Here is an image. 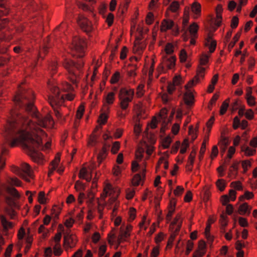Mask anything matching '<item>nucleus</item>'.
<instances>
[{
  "instance_id": "obj_52",
  "label": "nucleus",
  "mask_w": 257,
  "mask_h": 257,
  "mask_svg": "<svg viewBox=\"0 0 257 257\" xmlns=\"http://www.w3.org/2000/svg\"><path fill=\"white\" fill-rule=\"evenodd\" d=\"M174 47L171 43H168L164 49V51L166 54H171L174 52Z\"/></svg>"
},
{
  "instance_id": "obj_10",
  "label": "nucleus",
  "mask_w": 257,
  "mask_h": 257,
  "mask_svg": "<svg viewBox=\"0 0 257 257\" xmlns=\"http://www.w3.org/2000/svg\"><path fill=\"white\" fill-rule=\"evenodd\" d=\"M207 69L206 67L198 66L196 75L191 80L188 82L186 84V88L193 87L200 82L204 78L205 71Z\"/></svg>"
},
{
  "instance_id": "obj_30",
  "label": "nucleus",
  "mask_w": 257,
  "mask_h": 257,
  "mask_svg": "<svg viewBox=\"0 0 257 257\" xmlns=\"http://www.w3.org/2000/svg\"><path fill=\"white\" fill-rule=\"evenodd\" d=\"M199 29V27L198 25L193 23L192 24L189 28V32L191 35V37H197V32Z\"/></svg>"
},
{
  "instance_id": "obj_45",
  "label": "nucleus",
  "mask_w": 257,
  "mask_h": 257,
  "mask_svg": "<svg viewBox=\"0 0 257 257\" xmlns=\"http://www.w3.org/2000/svg\"><path fill=\"white\" fill-rule=\"evenodd\" d=\"M7 182L10 185L20 186L21 185V182L18 178L16 177L10 178L7 180Z\"/></svg>"
},
{
  "instance_id": "obj_27",
  "label": "nucleus",
  "mask_w": 257,
  "mask_h": 257,
  "mask_svg": "<svg viewBox=\"0 0 257 257\" xmlns=\"http://www.w3.org/2000/svg\"><path fill=\"white\" fill-rule=\"evenodd\" d=\"M145 177V172L143 171L141 174H136L132 179V183L134 186H138L140 185L143 179Z\"/></svg>"
},
{
  "instance_id": "obj_32",
  "label": "nucleus",
  "mask_w": 257,
  "mask_h": 257,
  "mask_svg": "<svg viewBox=\"0 0 257 257\" xmlns=\"http://www.w3.org/2000/svg\"><path fill=\"white\" fill-rule=\"evenodd\" d=\"M137 210L134 207H130L128 211V217L127 222H131L133 221L136 217Z\"/></svg>"
},
{
  "instance_id": "obj_12",
  "label": "nucleus",
  "mask_w": 257,
  "mask_h": 257,
  "mask_svg": "<svg viewBox=\"0 0 257 257\" xmlns=\"http://www.w3.org/2000/svg\"><path fill=\"white\" fill-rule=\"evenodd\" d=\"M61 155L60 153H57L54 159L51 162L48 172V176H50L55 170L60 174H62L64 171V167L61 165L58 166L60 161Z\"/></svg>"
},
{
  "instance_id": "obj_28",
  "label": "nucleus",
  "mask_w": 257,
  "mask_h": 257,
  "mask_svg": "<svg viewBox=\"0 0 257 257\" xmlns=\"http://www.w3.org/2000/svg\"><path fill=\"white\" fill-rule=\"evenodd\" d=\"M251 207L249 206L247 203H244L241 204L238 210V213L240 215H244L246 213L249 214L250 212Z\"/></svg>"
},
{
  "instance_id": "obj_16",
  "label": "nucleus",
  "mask_w": 257,
  "mask_h": 257,
  "mask_svg": "<svg viewBox=\"0 0 257 257\" xmlns=\"http://www.w3.org/2000/svg\"><path fill=\"white\" fill-rule=\"evenodd\" d=\"M115 99V93L114 92H109L104 96L103 99V108H106V111L108 112V106L112 105Z\"/></svg>"
},
{
  "instance_id": "obj_8",
  "label": "nucleus",
  "mask_w": 257,
  "mask_h": 257,
  "mask_svg": "<svg viewBox=\"0 0 257 257\" xmlns=\"http://www.w3.org/2000/svg\"><path fill=\"white\" fill-rule=\"evenodd\" d=\"M12 171L23 177L27 181H30L28 177L32 178L33 177V171L30 166L26 163L22 164L21 170L17 167L14 166L12 168Z\"/></svg>"
},
{
  "instance_id": "obj_9",
  "label": "nucleus",
  "mask_w": 257,
  "mask_h": 257,
  "mask_svg": "<svg viewBox=\"0 0 257 257\" xmlns=\"http://www.w3.org/2000/svg\"><path fill=\"white\" fill-rule=\"evenodd\" d=\"M133 229V225L130 223H127L125 225L122 224L120 226L117 239V242L118 244L128 240L131 235Z\"/></svg>"
},
{
  "instance_id": "obj_6",
  "label": "nucleus",
  "mask_w": 257,
  "mask_h": 257,
  "mask_svg": "<svg viewBox=\"0 0 257 257\" xmlns=\"http://www.w3.org/2000/svg\"><path fill=\"white\" fill-rule=\"evenodd\" d=\"M63 66L68 72L69 80L73 84H76L78 82V77L76 71L83 66V62L80 61L75 64L70 59H65L63 63Z\"/></svg>"
},
{
  "instance_id": "obj_43",
  "label": "nucleus",
  "mask_w": 257,
  "mask_h": 257,
  "mask_svg": "<svg viewBox=\"0 0 257 257\" xmlns=\"http://www.w3.org/2000/svg\"><path fill=\"white\" fill-rule=\"evenodd\" d=\"M172 141V138L170 136H167L165 138L162 142V146L164 149H167L169 147Z\"/></svg>"
},
{
  "instance_id": "obj_7",
  "label": "nucleus",
  "mask_w": 257,
  "mask_h": 257,
  "mask_svg": "<svg viewBox=\"0 0 257 257\" xmlns=\"http://www.w3.org/2000/svg\"><path fill=\"white\" fill-rule=\"evenodd\" d=\"M86 46V43L85 39L79 36H75L73 37L69 47L71 49L79 52V54L78 55V56L82 57L84 55Z\"/></svg>"
},
{
  "instance_id": "obj_14",
  "label": "nucleus",
  "mask_w": 257,
  "mask_h": 257,
  "mask_svg": "<svg viewBox=\"0 0 257 257\" xmlns=\"http://www.w3.org/2000/svg\"><path fill=\"white\" fill-rule=\"evenodd\" d=\"M170 153L168 151H166L161 154V156L156 166V170L158 171L161 168H164L165 170L168 168V158Z\"/></svg>"
},
{
  "instance_id": "obj_63",
  "label": "nucleus",
  "mask_w": 257,
  "mask_h": 257,
  "mask_svg": "<svg viewBox=\"0 0 257 257\" xmlns=\"http://www.w3.org/2000/svg\"><path fill=\"white\" fill-rule=\"evenodd\" d=\"M60 211L61 209L59 207L54 206L52 207V209L51 210V215L57 217L60 214Z\"/></svg>"
},
{
  "instance_id": "obj_13",
  "label": "nucleus",
  "mask_w": 257,
  "mask_h": 257,
  "mask_svg": "<svg viewBox=\"0 0 257 257\" xmlns=\"http://www.w3.org/2000/svg\"><path fill=\"white\" fill-rule=\"evenodd\" d=\"M94 169V165L91 164L87 168L83 167L79 172V177L81 179L85 180L86 181H90L92 178L91 172Z\"/></svg>"
},
{
  "instance_id": "obj_46",
  "label": "nucleus",
  "mask_w": 257,
  "mask_h": 257,
  "mask_svg": "<svg viewBox=\"0 0 257 257\" xmlns=\"http://www.w3.org/2000/svg\"><path fill=\"white\" fill-rule=\"evenodd\" d=\"M7 191L8 193H9L10 194H11V195H12L13 196H14L15 198H18L20 197L19 193H18L17 190L13 187H7Z\"/></svg>"
},
{
  "instance_id": "obj_51",
  "label": "nucleus",
  "mask_w": 257,
  "mask_h": 257,
  "mask_svg": "<svg viewBox=\"0 0 257 257\" xmlns=\"http://www.w3.org/2000/svg\"><path fill=\"white\" fill-rule=\"evenodd\" d=\"M168 110L166 108H163L161 110L160 114L158 117H157L159 121H164L165 118L166 117Z\"/></svg>"
},
{
  "instance_id": "obj_4",
  "label": "nucleus",
  "mask_w": 257,
  "mask_h": 257,
  "mask_svg": "<svg viewBox=\"0 0 257 257\" xmlns=\"http://www.w3.org/2000/svg\"><path fill=\"white\" fill-rule=\"evenodd\" d=\"M120 192L119 188L117 187H113L111 185L108 183L105 185L103 192L100 195V199L102 200H105L107 196H110L106 206L108 209H112L111 217H115L117 215V210L120 205L117 197L119 195Z\"/></svg>"
},
{
  "instance_id": "obj_40",
  "label": "nucleus",
  "mask_w": 257,
  "mask_h": 257,
  "mask_svg": "<svg viewBox=\"0 0 257 257\" xmlns=\"http://www.w3.org/2000/svg\"><path fill=\"white\" fill-rule=\"evenodd\" d=\"M8 152V150L6 149H4L2 151L1 155L0 156V169H3L5 165V158L4 156L7 154Z\"/></svg>"
},
{
  "instance_id": "obj_59",
  "label": "nucleus",
  "mask_w": 257,
  "mask_h": 257,
  "mask_svg": "<svg viewBox=\"0 0 257 257\" xmlns=\"http://www.w3.org/2000/svg\"><path fill=\"white\" fill-rule=\"evenodd\" d=\"M144 85L143 84H140L137 89L136 95L138 97H142L144 93Z\"/></svg>"
},
{
  "instance_id": "obj_26",
  "label": "nucleus",
  "mask_w": 257,
  "mask_h": 257,
  "mask_svg": "<svg viewBox=\"0 0 257 257\" xmlns=\"http://www.w3.org/2000/svg\"><path fill=\"white\" fill-rule=\"evenodd\" d=\"M192 12L194 14L193 17L197 19L201 13V5L197 2H194L191 6Z\"/></svg>"
},
{
  "instance_id": "obj_25",
  "label": "nucleus",
  "mask_w": 257,
  "mask_h": 257,
  "mask_svg": "<svg viewBox=\"0 0 257 257\" xmlns=\"http://www.w3.org/2000/svg\"><path fill=\"white\" fill-rule=\"evenodd\" d=\"M174 23L171 20H164L161 24V31L162 32H166L168 30L171 29L173 26Z\"/></svg>"
},
{
  "instance_id": "obj_15",
  "label": "nucleus",
  "mask_w": 257,
  "mask_h": 257,
  "mask_svg": "<svg viewBox=\"0 0 257 257\" xmlns=\"http://www.w3.org/2000/svg\"><path fill=\"white\" fill-rule=\"evenodd\" d=\"M77 238L75 234H68L64 237V246L65 248H72L75 246Z\"/></svg>"
},
{
  "instance_id": "obj_61",
  "label": "nucleus",
  "mask_w": 257,
  "mask_h": 257,
  "mask_svg": "<svg viewBox=\"0 0 257 257\" xmlns=\"http://www.w3.org/2000/svg\"><path fill=\"white\" fill-rule=\"evenodd\" d=\"M84 111V107L83 105H80L78 108L76 112V116L77 118L80 119L83 115Z\"/></svg>"
},
{
  "instance_id": "obj_3",
  "label": "nucleus",
  "mask_w": 257,
  "mask_h": 257,
  "mask_svg": "<svg viewBox=\"0 0 257 257\" xmlns=\"http://www.w3.org/2000/svg\"><path fill=\"white\" fill-rule=\"evenodd\" d=\"M48 86L51 91V94L49 96V101L52 107L53 108L55 115L57 118L61 116V114L58 107L62 105L65 100H72L75 97V94L70 92L73 88L67 82L62 84L61 89L68 93L64 94L60 90L56 81L54 79H50L48 82Z\"/></svg>"
},
{
  "instance_id": "obj_38",
  "label": "nucleus",
  "mask_w": 257,
  "mask_h": 257,
  "mask_svg": "<svg viewBox=\"0 0 257 257\" xmlns=\"http://www.w3.org/2000/svg\"><path fill=\"white\" fill-rule=\"evenodd\" d=\"M38 233L41 234L43 238H45L49 235V230L44 225H41L38 229Z\"/></svg>"
},
{
  "instance_id": "obj_5",
  "label": "nucleus",
  "mask_w": 257,
  "mask_h": 257,
  "mask_svg": "<svg viewBox=\"0 0 257 257\" xmlns=\"http://www.w3.org/2000/svg\"><path fill=\"white\" fill-rule=\"evenodd\" d=\"M134 90L132 88H122L119 90L118 97L121 111L117 113L119 117L122 118L125 116L130 103L134 98Z\"/></svg>"
},
{
  "instance_id": "obj_34",
  "label": "nucleus",
  "mask_w": 257,
  "mask_h": 257,
  "mask_svg": "<svg viewBox=\"0 0 257 257\" xmlns=\"http://www.w3.org/2000/svg\"><path fill=\"white\" fill-rule=\"evenodd\" d=\"M150 223V220L149 219H147V217L146 216H144L142 221L140 222L139 226L140 229H144V230H146L148 226L149 225Z\"/></svg>"
},
{
  "instance_id": "obj_18",
  "label": "nucleus",
  "mask_w": 257,
  "mask_h": 257,
  "mask_svg": "<svg viewBox=\"0 0 257 257\" xmlns=\"http://www.w3.org/2000/svg\"><path fill=\"white\" fill-rule=\"evenodd\" d=\"M204 45L209 49V52L212 54L215 51L216 47V42L213 39L211 34H209L204 41Z\"/></svg>"
},
{
  "instance_id": "obj_29",
  "label": "nucleus",
  "mask_w": 257,
  "mask_h": 257,
  "mask_svg": "<svg viewBox=\"0 0 257 257\" xmlns=\"http://www.w3.org/2000/svg\"><path fill=\"white\" fill-rule=\"evenodd\" d=\"M0 219L2 225L5 230H9L13 228V223L7 220L4 215H0Z\"/></svg>"
},
{
  "instance_id": "obj_62",
  "label": "nucleus",
  "mask_w": 257,
  "mask_h": 257,
  "mask_svg": "<svg viewBox=\"0 0 257 257\" xmlns=\"http://www.w3.org/2000/svg\"><path fill=\"white\" fill-rule=\"evenodd\" d=\"M114 20V16L112 13H109L106 18L105 22L108 26L112 25Z\"/></svg>"
},
{
  "instance_id": "obj_55",
  "label": "nucleus",
  "mask_w": 257,
  "mask_h": 257,
  "mask_svg": "<svg viewBox=\"0 0 257 257\" xmlns=\"http://www.w3.org/2000/svg\"><path fill=\"white\" fill-rule=\"evenodd\" d=\"M120 148V143L119 142H115L113 143L111 152L112 154H115L117 153Z\"/></svg>"
},
{
  "instance_id": "obj_53",
  "label": "nucleus",
  "mask_w": 257,
  "mask_h": 257,
  "mask_svg": "<svg viewBox=\"0 0 257 257\" xmlns=\"http://www.w3.org/2000/svg\"><path fill=\"white\" fill-rule=\"evenodd\" d=\"M196 151L192 150L188 157V163L190 164V166H193L194 160L196 157Z\"/></svg>"
},
{
  "instance_id": "obj_56",
  "label": "nucleus",
  "mask_w": 257,
  "mask_h": 257,
  "mask_svg": "<svg viewBox=\"0 0 257 257\" xmlns=\"http://www.w3.org/2000/svg\"><path fill=\"white\" fill-rule=\"evenodd\" d=\"M119 78L120 73L118 72H116L111 76L110 82L111 84H115L119 81Z\"/></svg>"
},
{
  "instance_id": "obj_21",
  "label": "nucleus",
  "mask_w": 257,
  "mask_h": 257,
  "mask_svg": "<svg viewBox=\"0 0 257 257\" xmlns=\"http://www.w3.org/2000/svg\"><path fill=\"white\" fill-rule=\"evenodd\" d=\"M176 58L174 56H163V63L168 69H172L175 66Z\"/></svg>"
},
{
  "instance_id": "obj_58",
  "label": "nucleus",
  "mask_w": 257,
  "mask_h": 257,
  "mask_svg": "<svg viewBox=\"0 0 257 257\" xmlns=\"http://www.w3.org/2000/svg\"><path fill=\"white\" fill-rule=\"evenodd\" d=\"M135 194L134 189L128 188L126 190V198L128 200L132 199Z\"/></svg>"
},
{
  "instance_id": "obj_54",
  "label": "nucleus",
  "mask_w": 257,
  "mask_h": 257,
  "mask_svg": "<svg viewBox=\"0 0 257 257\" xmlns=\"http://www.w3.org/2000/svg\"><path fill=\"white\" fill-rule=\"evenodd\" d=\"M5 212L10 216L11 219H14L16 215L15 211L10 207L5 208Z\"/></svg>"
},
{
  "instance_id": "obj_2",
  "label": "nucleus",
  "mask_w": 257,
  "mask_h": 257,
  "mask_svg": "<svg viewBox=\"0 0 257 257\" xmlns=\"http://www.w3.org/2000/svg\"><path fill=\"white\" fill-rule=\"evenodd\" d=\"M35 98L34 93L31 90L27 91L24 95L17 93L14 97V101L16 103L20 104L22 103V104H26V112L24 114H19L16 120L9 121L7 124L14 125L15 127H17L22 117L32 119L33 123L37 126H38L43 132V133H40L35 132L34 135H33V138L35 140L38 139H41V147L39 148V150L46 151L50 148L51 143L47 142L44 147L41 145L42 140L46 136L45 132L42 128H53L54 126V121L50 114H47L45 117H43L38 112L36 107L34 105Z\"/></svg>"
},
{
  "instance_id": "obj_24",
  "label": "nucleus",
  "mask_w": 257,
  "mask_h": 257,
  "mask_svg": "<svg viewBox=\"0 0 257 257\" xmlns=\"http://www.w3.org/2000/svg\"><path fill=\"white\" fill-rule=\"evenodd\" d=\"M221 152L222 153H224L227 146L229 144V141L227 138L221 136L218 143Z\"/></svg>"
},
{
  "instance_id": "obj_11",
  "label": "nucleus",
  "mask_w": 257,
  "mask_h": 257,
  "mask_svg": "<svg viewBox=\"0 0 257 257\" xmlns=\"http://www.w3.org/2000/svg\"><path fill=\"white\" fill-rule=\"evenodd\" d=\"M78 24L81 29L86 33L92 32L95 28V25H93L88 19L82 16L79 17Z\"/></svg>"
},
{
  "instance_id": "obj_17",
  "label": "nucleus",
  "mask_w": 257,
  "mask_h": 257,
  "mask_svg": "<svg viewBox=\"0 0 257 257\" xmlns=\"http://www.w3.org/2000/svg\"><path fill=\"white\" fill-rule=\"evenodd\" d=\"M192 87L186 88V85L185 86L186 91L184 95V100L185 103L188 105H191L194 103V90L192 89Z\"/></svg>"
},
{
  "instance_id": "obj_23",
  "label": "nucleus",
  "mask_w": 257,
  "mask_h": 257,
  "mask_svg": "<svg viewBox=\"0 0 257 257\" xmlns=\"http://www.w3.org/2000/svg\"><path fill=\"white\" fill-rule=\"evenodd\" d=\"M146 45L145 43H139L135 41L133 47V52L138 54H141L146 48Z\"/></svg>"
},
{
  "instance_id": "obj_50",
  "label": "nucleus",
  "mask_w": 257,
  "mask_h": 257,
  "mask_svg": "<svg viewBox=\"0 0 257 257\" xmlns=\"http://www.w3.org/2000/svg\"><path fill=\"white\" fill-rule=\"evenodd\" d=\"M183 82V80L180 75H176L173 79L172 83L176 86H179Z\"/></svg>"
},
{
  "instance_id": "obj_33",
  "label": "nucleus",
  "mask_w": 257,
  "mask_h": 257,
  "mask_svg": "<svg viewBox=\"0 0 257 257\" xmlns=\"http://www.w3.org/2000/svg\"><path fill=\"white\" fill-rule=\"evenodd\" d=\"M38 201L40 204H45L48 202V199L46 196L44 191H41L39 193L38 196Z\"/></svg>"
},
{
  "instance_id": "obj_49",
  "label": "nucleus",
  "mask_w": 257,
  "mask_h": 257,
  "mask_svg": "<svg viewBox=\"0 0 257 257\" xmlns=\"http://www.w3.org/2000/svg\"><path fill=\"white\" fill-rule=\"evenodd\" d=\"M106 156V150L104 148H103L100 151L97 157V160L99 163H100L102 161V160L104 159V158H105Z\"/></svg>"
},
{
  "instance_id": "obj_47",
  "label": "nucleus",
  "mask_w": 257,
  "mask_h": 257,
  "mask_svg": "<svg viewBox=\"0 0 257 257\" xmlns=\"http://www.w3.org/2000/svg\"><path fill=\"white\" fill-rule=\"evenodd\" d=\"M96 141H97V137H96V135L94 133H93L90 136V137L88 139L87 145L89 147H93L96 144Z\"/></svg>"
},
{
  "instance_id": "obj_1",
  "label": "nucleus",
  "mask_w": 257,
  "mask_h": 257,
  "mask_svg": "<svg viewBox=\"0 0 257 257\" xmlns=\"http://www.w3.org/2000/svg\"><path fill=\"white\" fill-rule=\"evenodd\" d=\"M32 120L22 117L17 127H15L14 125L6 124L4 137L11 147L22 145L33 162L39 165H43L46 160L42 154L38 152L41 147V139L35 140L33 138L35 132H43L33 123Z\"/></svg>"
},
{
  "instance_id": "obj_48",
  "label": "nucleus",
  "mask_w": 257,
  "mask_h": 257,
  "mask_svg": "<svg viewBox=\"0 0 257 257\" xmlns=\"http://www.w3.org/2000/svg\"><path fill=\"white\" fill-rule=\"evenodd\" d=\"M115 237V229H113L111 232L108 234L107 239L108 243L112 245L114 242V239Z\"/></svg>"
},
{
  "instance_id": "obj_20",
  "label": "nucleus",
  "mask_w": 257,
  "mask_h": 257,
  "mask_svg": "<svg viewBox=\"0 0 257 257\" xmlns=\"http://www.w3.org/2000/svg\"><path fill=\"white\" fill-rule=\"evenodd\" d=\"M211 54L208 52H203L200 55L198 66L206 67L208 68L209 65V58Z\"/></svg>"
},
{
  "instance_id": "obj_42",
  "label": "nucleus",
  "mask_w": 257,
  "mask_h": 257,
  "mask_svg": "<svg viewBox=\"0 0 257 257\" xmlns=\"http://www.w3.org/2000/svg\"><path fill=\"white\" fill-rule=\"evenodd\" d=\"M216 185L220 191H222L226 187V182L224 179H218L216 182Z\"/></svg>"
},
{
  "instance_id": "obj_60",
  "label": "nucleus",
  "mask_w": 257,
  "mask_h": 257,
  "mask_svg": "<svg viewBox=\"0 0 257 257\" xmlns=\"http://www.w3.org/2000/svg\"><path fill=\"white\" fill-rule=\"evenodd\" d=\"M187 58V54L186 51L184 49H182L181 50L180 55H179V59L181 62H185Z\"/></svg>"
},
{
  "instance_id": "obj_36",
  "label": "nucleus",
  "mask_w": 257,
  "mask_h": 257,
  "mask_svg": "<svg viewBox=\"0 0 257 257\" xmlns=\"http://www.w3.org/2000/svg\"><path fill=\"white\" fill-rule=\"evenodd\" d=\"M210 223H207L205 229L204 234L208 241L210 242H212L213 240V237L212 235H211L210 233Z\"/></svg>"
},
{
  "instance_id": "obj_31",
  "label": "nucleus",
  "mask_w": 257,
  "mask_h": 257,
  "mask_svg": "<svg viewBox=\"0 0 257 257\" xmlns=\"http://www.w3.org/2000/svg\"><path fill=\"white\" fill-rule=\"evenodd\" d=\"M229 102H230V98H229L225 99L222 102V103L220 106V111H219V113L220 115H223L226 113V112L228 109Z\"/></svg>"
},
{
  "instance_id": "obj_19",
  "label": "nucleus",
  "mask_w": 257,
  "mask_h": 257,
  "mask_svg": "<svg viewBox=\"0 0 257 257\" xmlns=\"http://www.w3.org/2000/svg\"><path fill=\"white\" fill-rule=\"evenodd\" d=\"M182 218L180 214L176 215L173 221L171 222L170 225V229L174 230L175 232H178L182 226Z\"/></svg>"
},
{
  "instance_id": "obj_64",
  "label": "nucleus",
  "mask_w": 257,
  "mask_h": 257,
  "mask_svg": "<svg viewBox=\"0 0 257 257\" xmlns=\"http://www.w3.org/2000/svg\"><path fill=\"white\" fill-rule=\"evenodd\" d=\"M184 188L181 186H178L174 191V194L176 196H180L183 193Z\"/></svg>"
},
{
  "instance_id": "obj_44",
  "label": "nucleus",
  "mask_w": 257,
  "mask_h": 257,
  "mask_svg": "<svg viewBox=\"0 0 257 257\" xmlns=\"http://www.w3.org/2000/svg\"><path fill=\"white\" fill-rule=\"evenodd\" d=\"M107 118H108V116H107V113L106 112L102 113L100 115V116L98 119V120H97L98 123H99V125L104 124L106 122Z\"/></svg>"
},
{
  "instance_id": "obj_22",
  "label": "nucleus",
  "mask_w": 257,
  "mask_h": 257,
  "mask_svg": "<svg viewBox=\"0 0 257 257\" xmlns=\"http://www.w3.org/2000/svg\"><path fill=\"white\" fill-rule=\"evenodd\" d=\"M206 252V245L204 241L200 240L198 243V248L194 254L198 257H202Z\"/></svg>"
},
{
  "instance_id": "obj_39",
  "label": "nucleus",
  "mask_w": 257,
  "mask_h": 257,
  "mask_svg": "<svg viewBox=\"0 0 257 257\" xmlns=\"http://www.w3.org/2000/svg\"><path fill=\"white\" fill-rule=\"evenodd\" d=\"M189 141L188 139H186L183 141L181 145H180V147H181V148L180 150V153L184 154L185 153H186L187 149L189 148Z\"/></svg>"
},
{
  "instance_id": "obj_37",
  "label": "nucleus",
  "mask_w": 257,
  "mask_h": 257,
  "mask_svg": "<svg viewBox=\"0 0 257 257\" xmlns=\"http://www.w3.org/2000/svg\"><path fill=\"white\" fill-rule=\"evenodd\" d=\"M197 130L198 126L194 127L193 126H190L189 129V135L191 137L192 141L195 140L197 137Z\"/></svg>"
},
{
  "instance_id": "obj_41",
  "label": "nucleus",
  "mask_w": 257,
  "mask_h": 257,
  "mask_svg": "<svg viewBox=\"0 0 257 257\" xmlns=\"http://www.w3.org/2000/svg\"><path fill=\"white\" fill-rule=\"evenodd\" d=\"M74 188L76 191L82 192L85 189V185L80 181L75 182Z\"/></svg>"
},
{
  "instance_id": "obj_35",
  "label": "nucleus",
  "mask_w": 257,
  "mask_h": 257,
  "mask_svg": "<svg viewBox=\"0 0 257 257\" xmlns=\"http://www.w3.org/2000/svg\"><path fill=\"white\" fill-rule=\"evenodd\" d=\"M241 151L243 152L246 156H252L255 153V150L253 148H250L247 146H242L241 147Z\"/></svg>"
},
{
  "instance_id": "obj_57",
  "label": "nucleus",
  "mask_w": 257,
  "mask_h": 257,
  "mask_svg": "<svg viewBox=\"0 0 257 257\" xmlns=\"http://www.w3.org/2000/svg\"><path fill=\"white\" fill-rule=\"evenodd\" d=\"M145 150L143 148L139 147L136 152V157L137 159L141 160L143 156Z\"/></svg>"
}]
</instances>
